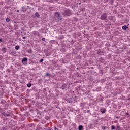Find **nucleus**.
<instances>
[{
	"label": "nucleus",
	"instance_id": "1",
	"mask_svg": "<svg viewBox=\"0 0 130 130\" xmlns=\"http://www.w3.org/2000/svg\"><path fill=\"white\" fill-rule=\"evenodd\" d=\"M64 15L65 16H70V15H71V11L69 9L65 10Z\"/></svg>",
	"mask_w": 130,
	"mask_h": 130
},
{
	"label": "nucleus",
	"instance_id": "2",
	"mask_svg": "<svg viewBox=\"0 0 130 130\" xmlns=\"http://www.w3.org/2000/svg\"><path fill=\"white\" fill-rule=\"evenodd\" d=\"M106 18H107V14L106 13H104V15L101 16V19L102 20H106Z\"/></svg>",
	"mask_w": 130,
	"mask_h": 130
},
{
	"label": "nucleus",
	"instance_id": "3",
	"mask_svg": "<svg viewBox=\"0 0 130 130\" xmlns=\"http://www.w3.org/2000/svg\"><path fill=\"white\" fill-rule=\"evenodd\" d=\"M89 125H90L91 128H94V127H96V126H97L96 125V124H95L94 123H91Z\"/></svg>",
	"mask_w": 130,
	"mask_h": 130
},
{
	"label": "nucleus",
	"instance_id": "4",
	"mask_svg": "<svg viewBox=\"0 0 130 130\" xmlns=\"http://www.w3.org/2000/svg\"><path fill=\"white\" fill-rule=\"evenodd\" d=\"M101 111L103 114L105 113L106 112V109H105V108H101Z\"/></svg>",
	"mask_w": 130,
	"mask_h": 130
},
{
	"label": "nucleus",
	"instance_id": "5",
	"mask_svg": "<svg viewBox=\"0 0 130 130\" xmlns=\"http://www.w3.org/2000/svg\"><path fill=\"white\" fill-rule=\"evenodd\" d=\"M55 16L56 18H58V19H59V13H58V12H56L55 14Z\"/></svg>",
	"mask_w": 130,
	"mask_h": 130
},
{
	"label": "nucleus",
	"instance_id": "6",
	"mask_svg": "<svg viewBox=\"0 0 130 130\" xmlns=\"http://www.w3.org/2000/svg\"><path fill=\"white\" fill-rule=\"evenodd\" d=\"M28 61V59L26 57L23 58L22 59V62H27Z\"/></svg>",
	"mask_w": 130,
	"mask_h": 130
},
{
	"label": "nucleus",
	"instance_id": "7",
	"mask_svg": "<svg viewBox=\"0 0 130 130\" xmlns=\"http://www.w3.org/2000/svg\"><path fill=\"white\" fill-rule=\"evenodd\" d=\"M116 130H122L121 129V128H120V127L119 126V125H117V127L116 128Z\"/></svg>",
	"mask_w": 130,
	"mask_h": 130
},
{
	"label": "nucleus",
	"instance_id": "8",
	"mask_svg": "<svg viewBox=\"0 0 130 130\" xmlns=\"http://www.w3.org/2000/svg\"><path fill=\"white\" fill-rule=\"evenodd\" d=\"M128 28L126 25H124L122 27L123 30H126Z\"/></svg>",
	"mask_w": 130,
	"mask_h": 130
},
{
	"label": "nucleus",
	"instance_id": "9",
	"mask_svg": "<svg viewBox=\"0 0 130 130\" xmlns=\"http://www.w3.org/2000/svg\"><path fill=\"white\" fill-rule=\"evenodd\" d=\"M78 128H79V130L83 129V126L82 125H79V127H78Z\"/></svg>",
	"mask_w": 130,
	"mask_h": 130
},
{
	"label": "nucleus",
	"instance_id": "10",
	"mask_svg": "<svg viewBox=\"0 0 130 130\" xmlns=\"http://www.w3.org/2000/svg\"><path fill=\"white\" fill-rule=\"evenodd\" d=\"M15 49H16V50H19V49H20V46H16L15 47Z\"/></svg>",
	"mask_w": 130,
	"mask_h": 130
},
{
	"label": "nucleus",
	"instance_id": "11",
	"mask_svg": "<svg viewBox=\"0 0 130 130\" xmlns=\"http://www.w3.org/2000/svg\"><path fill=\"white\" fill-rule=\"evenodd\" d=\"M31 86H32V84H31V83H28L27 84L28 88H31Z\"/></svg>",
	"mask_w": 130,
	"mask_h": 130
},
{
	"label": "nucleus",
	"instance_id": "12",
	"mask_svg": "<svg viewBox=\"0 0 130 130\" xmlns=\"http://www.w3.org/2000/svg\"><path fill=\"white\" fill-rule=\"evenodd\" d=\"M35 16H36V17H37L38 18L39 17V13H36Z\"/></svg>",
	"mask_w": 130,
	"mask_h": 130
},
{
	"label": "nucleus",
	"instance_id": "13",
	"mask_svg": "<svg viewBox=\"0 0 130 130\" xmlns=\"http://www.w3.org/2000/svg\"><path fill=\"white\" fill-rule=\"evenodd\" d=\"M111 129H115V126L114 125H112L111 126Z\"/></svg>",
	"mask_w": 130,
	"mask_h": 130
},
{
	"label": "nucleus",
	"instance_id": "14",
	"mask_svg": "<svg viewBox=\"0 0 130 130\" xmlns=\"http://www.w3.org/2000/svg\"><path fill=\"white\" fill-rule=\"evenodd\" d=\"M6 22H10V19H9V18H6Z\"/></svg>",
	"mask_w": 130,
	"mask_h": 130
},
{
	"label": "nucleus",
	"instance_id": "15",
	"mask_svg": "<svg viewBox=\"0 0 130 130\" xmlns=\"http://www.w3.org/2000/svg\"><path fill=\"white\" fill-rule=\"evenodd\" d=\"M22 63L24 65L27 64V62L25 61V62H22Z\"/></svg>",
	"mask_w": 130,
	"mask_h": 130
},
{
	"label": "nucleus",
	"instance_id": "16",
	"mask_svg": "<svg viewBox=\"0 0 130 130\" xmlns=\"http://www.w3.org/2000/svg\"><path fill=\"white\" fill-rule=\"evenodd\" d=\"M102 129H105V128H106V127H105V126H103L102 127Z\"/></svg>",
	"mask_w": 130,
	"mask_h": 130
},
{
	"label": "nucleus",
	"instance_id": "17",
	"mask_svg": "<svg viewBox=\"0 0 130 130\" xmlns=\"http://www.w3.org/2000/svg\"><path fill=\"white\" fill-rule=\"evenodd\" d=\"M42 41H45V38H43L42 39Z\"/></svg>",
	"mask_w": 130,
	"mask_h": 130
},
{
	"label": "nucleus",
	"instance_id": "18",
	"mask_svg": "<svg viewBox=\"0 0 130 130\" xmlns=\"http://www.w3.org/2000/svg\"><path fill=\"white\" fill-rule=\"evenodd\" d=\"M43 59H41L40 60V62H43Z\"/></svg>",
	"mask_w": 130,
	"mask_h": 130
},
{
	"label": "nucleus",
	"instance_id": "19",
	"mask_svg": "<svg viewBox=\"0 0 130 130\" xmlns=\"http://www.w3.org/2000/svg\"><path fill=\"white\" fill-rule=\"evenodd\" d=\"M55 130H58V129L56 128V127H54Z\"/></svg>",
	"mask_w": 130,
	"mask_h": 130
},
{
	"label": "nucleus",
	"instance_id": "20",
	"mask_svg": "<svg viewBox=\"0 0 130 130\" xmlns=\"http://www.w3.org/2000/svg\"><path fill=\"white\" fill-rule=\"evenodd\" d=\"M3 50L4 51V52H6V49L3 48Z\"/></svg>",
	"mask_w": 130,
	"mask_h": 130
},
{
	"label": "nucleus",
	"instance_id": "21",
	"mask_svg": "<svg viewBox=\"0 0 130 130\" xmlns=\"http://www.w3.org/2000/svg\"><path fill=\"white\" fill-rule=\"evenodd\" d=\"M126 115H128V113H125Z\"/></svg>",
	"mask_w": 130,
	"mask_h": 130
},
{
	"label": "nucleus",
	"instance_id": "22",
	"mask_svg": "<svg viewBox=\"0 0 130 130\" xmlns=\"http://www.w3.org/2000/svg\"><path fill=\"white\" fill-rule=\"evenodd\" d=\"M3 41V40L2 39H0V42H2Z\"/></svg>",
	"mask_w": 130,
	"mask_h": 130
},
{
	"label": "nucleus",
	"instance_id": "23",
	"mask_svg": "<svg viewBox=\"0 0 130 130\" xmlns=\"http://www.w3.org/2000/svg\"><path fill=\"white\" fill-rule=\"evenodd\" d=\"M23 39H26V37H23Z\"/></svg>",
	"mask_w": 130,
	"mask_h": 130
},
{
	"label": "nucleus",
	"instance_id": "24",
	"mask_svg": "<svg viewBox=\"0 0 130 130\" xmlns=\"http://www.w3.org/2000/svg\"><path fill=\"white\" fill-rule=\"evenodd\" d=\"M17 12H19V10H17Z\"/></svg>",
	"mask_w": 130,
	"mask_h": 130
},
{
	"label": "nucleus",
	"instance_id": "25",
	"mask_svg": "<svg viewBox=\"0 0 130 130\" xmlns=\"http://www.w3.org/2000/svg\"><path fill=\"white\" fill-rule=\"evenodd\" d=\"M47 76H48V74H47Z\"/></svg>",
	"mask_w": 130,
	"mask_h": 130
}]
</instances>
